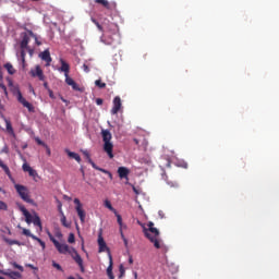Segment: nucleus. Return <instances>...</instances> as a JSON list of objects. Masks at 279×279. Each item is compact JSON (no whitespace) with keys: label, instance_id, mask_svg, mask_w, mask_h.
<instances>
[{"label":"nucleus","instance_id":"f257e3e1","mask_svg":"<svg viewBox=\"0 0 279 279\" xmlns=\"http://www.w3.org/2000/svg\"><path fill=\"white\" fill-rule=\"evenodd\" d=\"M143 232L146 239H148V241L154 244V247H156V250H160V247H162L160 231L156 227H154V222H148V229L144 228Z\"/></svg>","mask_w":279,"mask_h":279},{"label":"nucleus","instance_id":"f03ea898","mask_svg":"<svg viewBox=\"0 0 279 279\" xmlns=\"http://www.w3.org/2000/svg\"><path fill=\"white\" fill-rule=\"evenodd\" d=\"M92 23L96 25L98 32H101V34H117L119 32V26L106 19L100 24L95 17H92Z\"/></svg>","mask_w":279,"mask_h":279},{"label":"nucleus","instance_id":"7ed1b4c3","mask_svg":"<svg viewBox=\"0 0 279 279\" xmlns=\"http://www.w3.org/2000/svg\"><path fill=\"white\" fill-rule=\"evenodd\" d=\"M101 137L104 142V151L108 154L109 158H114L112 149H114V144H112V133L109 130H101Z\"/></svg>","mask_w":279,"mask_h":279},{"label":"nucleus","instance_id":"20e7f679","mask_svg":"<svg viewBox=\"0 0 279 279\" xmlns=\"http://www.w3.org/2000/svg\"><path fill=\"white\" fill-rule=\"evenodd\" d=\"M14 189L17 195H20L21 199H23V202H26V204H34V199L29 197V190L27 189V186L22 184H15Z\"/></svg>","mask_w":279,"mask_h":279},{"label":"nucleus","instance_id":"39448f33","mask_svg":"<svg viewBox=\"0 0 279 279\" xmlns=\"http://www.w3.org/2000/svg\"><path fill=\"white\" fill-rule=\"evenodd\" d=\"M47 235L51 243H53L59 254H66L69 252V246L65 243H59L58 240H56V238L53 236V234H51V231L47 230Z\"/></svg>","mask_w":279,"mask_h":279},{"label":"nucleus","instance_id":"423d86ee","mask_svg":"<svg viewBox=\"0 0 279 279\" xmlns=\"http://www.w3.org/2000/svg\"><path fill=\"white\" fill-rule=\"evenodd\" d=\"M83 155L85 156V158L87 159V161L89 162V165H92L93 169H96V171H101V173H108L109 178H112V173L108 172V170L99 168L97 166V163H95V161H93V159L90 158V154L88 153V150H83Z\"/></svg>","mask_w":279,"mask_h":279},{"label":"nucleus","instance_id":"0eeeda50","mask_svg":"<svg viewBox=\"0 0 279 279\" xmlns=\"http://www.w3.org/2000/svg\"><path fill=\"white\" fill-rule=\"evenodd\" d=\"M74 204L76 205L75 210L81 219V222L84 223L86 221V211L82 207V202H80V198H74Z\"/></svg>","mask_w":279,"mask_h":279},{"label":"nucleus","instance_id":"6e6552de","mask_svg":"<svg viewBox=\"0 0 279 279\" xmlns=\"http://www.w3.org/2000/svg\"><path fill=\"white\" fill-rule=\"evenodd\" d=\"M98 252H108V256H110V248H108V245L106 244V241L104 240V235L101 231L98 234Z\"/></svg>","mask_w":279,"mask_h":279},{"label":"nucleus","instance_id":"1a4fd4ad","mask_svg":"<svg viewBox=\"0 0 279 279\" xmlns=\"http://www.w3.org/2000/svg\"><path fill=\"white\" fill-rule=\"evenodd\" d=\"M17 101L27 108L28 112H34V106L23 97L21 90L17 92Z\"/></svg>","mask_w":279,"mask_h":279},{"label":"nucleus","instance_id":"9d476101","mask_svg":"<svg viewBox=\"0 0 279 279\" xmlns=\"http://www.w3.org/2000/svg\"><path fill=\"white\" fill-rule=\"evenodd\" d=\"M32 77H38L40 82H45V73L40 65H36L34 70H31Z\"/></svg>","mask_w":279,"mask_h":279},{"label":"nucleus","instance_id":"9b49d317","mask_svg":"<svg viewBox=\"0 0 279 279\" xmlns=\"http://www.w3.org/2000/svg\"><path fill=\"white\" fill-rule=\"evenodd\" d=\"M123 104L121 102V97L116 96L113 98V107L111 109V114H119V111L121 110Z\"/></svg>","mask_w":279,"mask_h":279},{"label":"nucleus","instance_id":"f8f14e48","mask_svg":"<svg viewBox=\"0 0 279 279\" xmlns=\"http://www.w3.org/2000/svg\"><path fill=\"white\" fill-rule=\"evenodd\" d=\"M22 169L25 173H28L31 178H38V172L34 170L33 167L29 166V163H27L26 161L23 163Z\"/></svg>","mask_w":279,"mask_h":279},{"label":"nucleus","instance_id":"ddd939ff","mask_svg":"<svg viewBox=\"0 0 279 279\" xmlns=\"http://www.w3.org/2000/svg\"><path fill=\"white\" fill-rule=\"evenodd\" d=\"M7 128L5 132L9 134V136H12L13 138H16V133L14 132V128L12 126V121H10L8 118L2 117Z\"/></svg>","mask_w":279,"mask_h":279},{"label":"nucleus","instance_id":"4468645a","mask_svg":"<svg viewBox=\"0 0 279 279\" xmlns=\"http://www.w3.org/2000/svg\"><path fill=\"white\" fill-rule=\"evenodd\" d=\"M118 174L120 180H126V182L130 181V169L125 168V167H119L118 168Z\"/></svg>","mask_w":279,"mask_h":279},{"label":"nucleus","instance_id":"2eb2a0df","mask_svg":"<svg viewBox=\"0 0 279 279\" xmlns=\"http://www.w3.org/2000/svg\"><path fill=\"white\" fill-rule=\"evenodd\" d=\"M39 58L46 62V66H51V52H49V49H46L41 53H39Z\"/></svg>","mask_w":279,"mask_h":279},{"label":"nucleus","instance_id":"dca6fc26","mask_svg":"<svg viewBox=\"0 0 279 279\" xmlns=\"http://www.w3.org/2000/svg\"><path fill=\"white\" fill-rule=\"evenodd\" d=\"M73 260L78 265L82 274H84V259H82V256L77 254V251H74V255H72Z\"/></svg>","mask_w":279,"mask_h":279},{"label":"nucleus","instance_id":"f3484780","mask_svg":"<svg viewBox=\"0 0 279 279\" xmlns=\"http://www.w3.org/2000/svg\"><path fill=\"white\" fill-rule=\"evenodd\" d=\"M60 64H61V66L59 68V71L61 73H64V76L69 75V73L71 71V65H69V63H66V61H64V59H60Z\"/></svg>","mask_w":279,"mask_h":279},{"label":"nucleus","instance_id":"a211bd4d","mask_svg":"<svg viewBox=\"0 0 279 279\" xmlns=\"http://www.w3.org/2000/svg\"><path fill=\"white\" fill-rule=\"evenodd\" d=\"M28 45H29V33H23L20 47L21 49H27Z\"/></svg>","mask_w":279,"mask_h":279},{"label":"nucleus","instance_id":"6ab92c4d","mask_svg":"<svg viewBox=\"0 0 279 279\" xmlns=\"http://www.w3.org/2000/svg\"><path fill=\"white\" fill-rule=\"evenodd\" d=\"M112 254H109V266L107 267V276L109 279H114V274L112 272Z\"/></svg>","mask_w":279,"mask_h":279},{"label":"nucleus","instance_id":"aec40b11","mask_svg":"<svg viewBox=\"0 0 279 279\" xmlns=\"http://www.w3.org/2000/svg\"><path fill=\"white\" fill-rule=\"evenodd\" d=\"M0 167L3 169L4 173L10 178L12 182H14V178H12V172L10 171V168L8 165L3 163V160L0 159Z\"/></svg>","mask_w":279,"mask_h":279},{"label":"nucleus","instance_id":"412c9836","mask_svg":"<svg viewBox=\"0 0 279 279\" xmlns=\"http://www.w3.org/2000/svg\"><path fill=\"white\" fill-rule=\"evenodd\" d=\"M32 223H34V226H37L40 232H43V222L40 221V217L38 216V214L34 215Z\"/></svg>","mask_w":279,"mask_h":279},{"label":"nucleus","instance_id":"4be33fe9","mask_svg":"<svg viewBox=\"0 0 279 279\" xmlns=\"http://www.w3.org/2000/svg\"><path fill=\"white\" fill-rule=\"evenodd\" d=\"M65 153L68 154L69 158H73L76 160V162H82V157L77 153L71 151L69 149H65Z\"/></svg>","mask_w":279,"mask_h":279},{"label":"nucleus","instance_id":"5701e85b","mask_svg":"<svg viewBox=\"0 0 279 279\" xmlns=\"http://www.w3.org/2000/svg\"><path fill=\"white\" fill-rule=\"evenodd\" d=\"M161 178H162V180H165V182H167L168 186H171L172 189H177L178 183L169 181V177L167 175V172H163L161 174Z\"/></svg>","mask_w":279,"mask_h":279},{"label":"nucleus","instance_id":"b1692460","mask_svg":"<svg viewBox=\"0 0 279 279\" xmlns=\"http://www.w3.org/2000/svg\"><path fill=\"white\" fill-rule=\"evenodd\" d=\"M1 274L3 276H8V278H12V279H14V277L21 278V272H19V271H1Z\"/></svg>","mask_w":279,"mask_h":279},{"label":"nucleus","instance_id":"393cba45","mask_svg":"<svg viewBox=\"0 0 279 279\" xmlns=\"http://www.w3.org/2000/svg\"><path fill=\"white\" fill-rule=\"evenodd\" d=\"M26 32H27L28 36H31V38H34V40H35V43H36V45H37V47H40V45H43V43H40V41L38 40V36H37L36 34H34L33 31L26 29Z\"/></svg>","mask_w":279,"mask_h":279},{"label":"nucleus","instance_id":"a878e982","mask_svg":"<svg viewBox=\"0 0 279 279\" xmlns=\"http://www.w3.org/2000/svg\"><path fill=\"white\" fill-rule=\"evenodd\" d=\"M98 5H102L106 10H110V2L108 0H94Z\"/></svg>","mask_w":279,"mask_h":279},{"label":"nucleus","instance_id":"bb28decb","mask_svg":"<svg viewBox=\"0 0 279 279\" xmlns=\"http://www.w3.org/2000/svg\"><path fill=\"white\" fill-rule=\"evenodd\" d=\"M4 69L8 71L9 75H14L16 73V70L12 65V63H5Z\"/></svg>","mask_w":279,"mask_h":279},{"label":"nucleus","instance_id":"cd10ccee","mask_svg":"<svg viewBox=\"0 0 279 279\" xmlns=\"http://www.w3.org/2000/svg\"><path fill=\"white\" fill-rule=\"evenodd\" d=\"M116 217L120 226V232H123V228H126L125 226H123V218L121 217V215L117 214V211H116Z\"/></svg>","mask_w":279,"mask_h":279},{"label":"nucleus","instance_id":"c85d7f7f","mask_svg":"<svg viewBox=\"0 0 279 279\" xmlns=\"http://www.w3.org/2000/svg\"><path fill=\"white\" fill-rule=\"evenodd\" d=\"M24 217H25L26 223L28 225L32 223V221H34V217L32 216V214H29V211H25Z\"/></svg>","mask_w":279,"mask_h":279},{"label":"nucleus","instance_id":"c756f323","mask_svg":"<svg viewBox=\"0 0 279 279\" xmlns=\"http://www.w3.org/2000/svg\"><path fill=\"white\" fill-rule=\"evenodd\" d=\"M105 206H106V208L111 210V213H117V209H114V207H112V203H110V201L106 199L105 201Z\"/></svg>","mask_w":279,"mask_h":279},{"label":"nucleus","instance_id":"7c9ffc66","mask_svg":"<svg viewBox=\"0 0 279 279\" xmlns=\"http://www.w3.org/2000/svg\"><path fill=\"white\" fill-rule=\"evenodd\" d=\"M5 243H8V245H21V242H19V240H10V239H4Z\"/></svg>","mask_w":279,"mask_h":279},{"label":"nucleus","instance_id":"2f4dec72","mask_svg":"<svg viewBox=\"0 0 279 279\" xmlns=\"http://www.w3.org/2000/svg\"><path fill=\"white\" fill-rule=\"evenodd\" d=\"M22 234H24V236H29L31 239H34V234H32V231H29L28 229H22Z\"/></svg>","mask_w":279,"mask_h":279},{"label":"nucleus","instance_id":"473e14b6","mask_svg":"<svg viewBox=\"0 0 279 279\" xmlns=\"http://www.w3.org/2000/svg\"><path fill=\"white\" fill-rule=\"evenodd\" d=\"M119 271H120V275H119V279L123 278V276H125V267H123V264H121L119 266Z\"/></svg>","mask_w":279,"mask_h":279},{"label":"nucleus","instance_id":"72a5a7b5","mask_svg":"<svg viewBox=\"0 0 279 279\" xmlns=\"http://www.w3.org/2000/svg\"><path fill=\"white\" fill-rule=\"evenodd\" d=\"M61 223H62V226H64V228L71 227V225L66 222V216H64V214H62Z\"/></svg>","mask_w":279,"mask_h":279},{"label":"nucleus","instance_id":"f704fd0d","mask_svg":"<svg viewBox=\"0 0 279 279\" xmlns=\"http://www.w3.org/2000/svg\"><path fill=\"white\" fill-rule=\"evenodd\" d=\"M33 241H37V243H39V245L43 247V250H45L46 244L43 240H40V238L38 236H33Z\"/></svg>","mask_w":279,"mask_h":279},{"label":"nucleus","instance_id":"c9c22d12","mask_svg":"<svg viewBox=\"0 0 279 279\" xmlns=\"http://www.w3.org/2000/svg\"><path fill=\"white\" fill-rule=\"evenodd\" d=\"M75 81L68 75H65V84H68V86H71Z\"/></svg>","mask_w":279,"mask_h":279},{"label":"nucleus","instance_id":"e433bc0d","mask_svg":"<svg viewBox=\"0 0 279 279\" xmlns=\"http://www.w3.org/2000/svg\"><path fill=\"white\" fill-rule=\"evenodd\" d=\"M95 85L98 86V88H106V83H102L101 80L95 81Z\"/></svg>","mask_w":279,"mask_h":279},{"label":"nucleus","instance_id":"4c0bfd02","mask_svg":"<svg viewBox=\"0 0 279 279\" xmlns=\"http://www.w3.org/2000/svg\"><path fill=\"white\" fill-rule=\"evenodd\" d=\"M0 88H2L4 95H8V87L3 84V78H0Z\"/></svg>","mask_w":279,"mask_h":279},{"label":"nucleus","instance_id":"58836bf2","mask_svg":"<svg viewBox=\"0 0 279 279\" xmlns=\"http://www.w3.org/2000/svg\"><path fill=\"white\" fill-rule=\"evenodd\" d=\"M68 243H75V234H73V233L69 234Z\"/></svg>","mask_w":279,"mask_h":279},{"label":"nucleus","instance_id":"ea45409f","mask_svg":"<svg viewBox=\"0 0 279 279\" xmlns=\"http://www.w3.org/2000/svg\"><path fill=\"white\" fill-rule=\"evenodd\" d=\"M12 266L14 267V269H19V271H23V266L19 265L16 262L12 263Z\"/></svg>","mask_w":279,"mask_h":279},{"label":"nucleus","instance_id":"a19ab883","mask_svg":"<svg viewBox=\"0 0 279 279\" xmlns=\"http://www.w3.org/2000/svg\"><path fill=\"white\" fill-rule=\"evenodd\" d=\"M0 210H8V204L3 201H0Z\"/></svg>","mask_w":279,"mask_h":279},{"label":"nucleus","instance_id":"79ce46f5","mask_svg":"<svg viewBox=\"0 0 279 279\" xmlns=\"http://www.w3.org/2000/svg\"><path fill=\"white\" fill-rule=\"evenodd\" d=\"M35 141H36L37 145H41L43 147H47V144H45V142H43L40 137H36Z\"/></svg>","mask_w":279,"mask_h":279},{"label":"nucleus","instance_id":"37998d69","mask_svg":"<svg viewBox=\"0 0 279 279\" xmlns=\"http://www.w3.org/2000/svg\"><path fill=\"white\" fill-rule=\"evenodd\" d=\"M52 267H54V269H58V271H62V266H60V264L56 262L52 263Z\"/></svg>","mask_w":279,"mask_h":279},{"label":"nucleus","instance_id":"c03bdc74","mask_svg":"<svg viewBox=\"0 0 279 279\" xmlns=\"http://www.w3.org/2000/svg\"><path fill=\"white\" fill-rule=\"evenodd\" d=\"M70 86L73 88V90H81L80 85H77V83H75V81Z\"/></svg>","mask_w":279,"mask_h":279},{"label":"nucleus","instance_id":"a18cd8bd","mask_svg":"<svg viewBox=\"0 0 279 279\" xmlns=\"http://www.w3.org/2000/svg\"><path fill=\"white\" fill-rule=\"evenodd\" d=\"M83 71L85 73H90V68H88V65L86 63L83 64Z\"/></svg>","mask_w":279,"mask_h":279},{"label":"nucleus","instance_id":"49530a36","mask_svg":"<svg viewBox=\"0 0 279 279\" xmlns=\"http://www.w3.org/2000/svg\"><path fill=\"white\" fill-rule=\"evenodd\" d=\"M133 192L135 193V195H141V190L136 189V186H132Z\"/></svg>","mask_w":279,"mask_h":279},{"label":"nucleus","instance_id":"de8ad7c7","mask_svg":"<svg viewBox=\"0 0 279 279\" xmlns=\"http://www.w3.org/2000/svg\"><path fill=\"white\" fill-rule=\"evenodd\" d=\"M96 104H97V106H104V99L97 98Z\"/></svg>","mask_w":279,"mask_h":279},{"label":"nucleus","instance_id":"09e8293b","mask_svg":"<svg viewBox=\"0 0 279 279\" xmlns=\"http://www.w3.org/2000/svg\"><path fill=\"white\" fill-rule=\"evenodd\" d=\"M26 267H28L29 269H35V271H38V267H35L32 264H26Z\"/></svg>","mask_w":279,"mask_h":279},{"label":"nucleus","instance_id":"8fccbe9b","mask_svg":"<svg viewBox=\"0 0 279 279\" xmlns=\"http://www.w3.org/2000/svg\"><path fill=\"white\" fill-rule=\"evenodd\" d=\"M120 233H121V236H122V239L124 241V245L128 246V239H125V235L123 234V231H121Z\"/></svg>","mask_w":279,"mask_h":279},{"label":"nucleus","instance_id":"3c124183","mask_svg":"<svg viewBox=\"0 0 279 279\" xmlns=\"http://www.w3.org/2000/svg\"><path fill=\"white\" fill-rule=\"evenodd\" d=\"M54 236H57V239H62V232L57 231V232L54 233Z\"/></svg>","mask_w":279,"mask_h":279},{"label":"nucleus","instance_id":"603ef678","mask_svg":"<svg viewBox=\"0 0 279 279\" xmlns=\"http://www.w3.org/2000/svg\"><path fill=\"white\" fill-rule=\"evenodd\" d=\"M20 210L23 213V215H25V213H29L24 206L20 207Z\"/></svg>","mask_w":279,"mask_h":279},{"label":"nucleus","instance_id":"864d4df0","mask_svg":"<svg viewBox=\"0 0 279 279\" xmlns=\"http://www.w3.org/2000/svg\"><path fill=\"white\" fill-rule=\"evenodd\" d=\"M129 264L134 265V258H132V255H130V257H129Z\"/></svg>","mask_w":279,"mask_h":279},{"label":"nucleus","instance_id":"5fc2aeb1","mask_svg":"<svg viewBox=\"0 0 279 279\" xmlns=\"http://www.w3.org/2000/svg\"><path fill=\"white\" fill-rule=\"evenodd\" d=\"M25 56H26L25 50H24V49H22V50H21V58H22V59H24V58H25Z\"/></svg>","mask_w":279,"mask_h":279},{"label":"nucleus","instance_id":"6e6d98bb","mask_svg":"<svg viewBox=\"0 0 279 279\" xmlns=\"http://www.w3.org/2000/svg\"><path fill=\"white\" fill-rule=\"evenodd\" d=\"M44 87L46 88V90H49V83L45 82Z\"/></svg>","mask_w":279,"mask_h":279},{"label":"nucleus","instance_id":"4d7b16f0","mask_svg":"<svg viewBox=\"0 0 279 279\" xmlns=\"http://www.w3.org/2000/svg\"><path fill=\"white\" fill-rule=\"evenodd\" d=\"M49 90V97L51 98V99H53V92L51 90V89H48Z\"/></svg>","mask_w":279,"mask_h":279},{"label":"nucleus","instance_id":"13d9d810","mask_svg":"<svg viewBox=\"0 0 279 279\" xmlns=\"http://www.w3.org/2000/svg\"><path fill=\"white\" fill-rule=\"evenodd\" d=\"M133 143H135V145H140L138 138H133Z\"/></svg>","mask_w":279,"mask_h":279},{"label":"nucleus","instance_id":"bf43d9fd","mask_svg":"<svg viewBox=\"0 0 279 279\" xmlns=\"http://www.w3.org/2000/svg\"><path fill=\"white\" fill-rule=\"evenodd\" d=\"M61 101H63V104H69V101L64 99V97H61Z\"/></svg>","mask_w":279,"mask_h":279},{"label":"nucleus","instance_id":"052dcab7","mask_svg":"<svg viewBox=\"0 0 279 279\" xmlns=\"http://www.w3.org/2000/svg\"><path fill=\"white\" fill-rule=\"evenodd\" d=\"M48 156H51V149H47Z\"/></svg>","mask_w":279,"mask_h":279},{"label":"nucleus","instance_id":"680f3d73","mask_svg":"<svg viewBox=\"0 0 279 279\" xmlns=\"http://www.w3.org/2000/svg\"><path fill=\"white\" fill-rule=\"evenodd\" d=\"M0 80H3V73L0 70Z\"/></svg>","mask_w":279,"mask_h":279},{"label":"nucleus","instance_id":"e2e57ef3","mask_svg":"<svg viewBox=\"0 0 279 279\" xmlns=\"http://www.w3.org/2000/svg\"><path fill=\"white\" fill-rule=\"evenodd\" d=\"M22 149H27V144H25V145L22 147Z\"/></svg>","mask_w":279,"mask_h":279},{"label":"nucleus","instance_id":"0e129e2a","mask_svg":"<svg viewBox=\"0 0 279 279\" xmlns=\"http://www.w3.org/2000/svg\"><path fill=\"white\" fill-rule=\"evenodd\" d=\"M22 63H23V64H25V58H24V59H22Z\"/></svg>","mask_w":279,"mask_h":279},{"label":"nucleus","instance_id":"69168bd1","mask_svg":"<svg viewBox=\"0 0 279 279\" xmlns=\"http://www.w3.org/2000/svg\"><path fill=\"white\" fill-rule=\"evenodd\" d=\"M81 171H82V173H83V177L85 175V173H84V169H81Z\"/></svg>","mask_w":279,"mask_h":279},{"label":"nucleus","instance_id":"338daca9","mask_svg":"<svg viewBox=\"0 0 279 279\" xmlns=\"http://www.w3.org/2000/svg\"><path fill=\"white\" fill-rule=\"evenodd\" d=\"M1 192H3V189H2V187H0V193H1Z\"/></svg>","mask_w":279,"mask_h":279},{"label":"nucleus","instance_id":"774afa93","mask_svg":"<svg viewBox=\"0 0 279 279\" xmlns=\"http://www.w3.org/2000/svg\"><path fill=\"white\" fill-rule=\"evenodd\" d=\"M0 279H4V278L0 276Z\"/></svg>","mask_w":279,"mask_h":279}]
</instances>
